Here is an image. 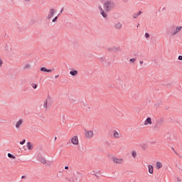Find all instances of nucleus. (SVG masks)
<instances>
[{"instance_id":"c85d7f7f","label":"nucleus","mask_w":182,"mask_h":182,"mask_svg":"<svg viewBox=\"0 0 182 182\" xmlns=\"http://www.w3.org/2000/svg\"><path fill=\"white\" fill-rule=\"evenodd\" d=\"M56 21H58V16H55V17L53 19V22H56Z\"/></svg>"},{"instance_id":"cd10ccee","label":"nucleus","mask_w":182,"mask_h":182,"mask_svg":"<svg viewBox=\"0 0 182 182\" xmlns=\"http://www.w3.org/2000/svg\"><path fill=\"white\" fill-rule=\"evenodd\" d=\"M33 89H36V87H38V85H36V84H33Z\"/></svg>"},{"instance_id":"20e7f679","label":"nucleus","mask_w":182,"mask_h":182,"mask_svg":"<svg viewBox=\"0 0 182 182\" xmlns=\"http://www.w3.org/2000/svg\"><path fill=\"white\" fill-rule=\"evenodd\" d=\"M71 142L75 145L79 144V139L77 138V136H74L71 139Z\"/></svg>"},{"instance_id":"423d86ee","label":"nucleus","mask_w":182,"mask_h":182,"mask_svg":"<svg viewBox=\"0 0 182 182\" xmlns=\"http://www.w3.org/2000/svg\"><path fill=\"white\" fill-rule=\"evenodd\" d=\"M112 161H114V163H116L117 164H122L123 163L122 159L113 158Z\"/></svg>"},{"instance_id":"ea45409f","label":"nucleus","mask_w":182,"mask_h":182,"mask_svg":"<svg viewBox=\"0 0 182 182\" xmlns=\"http://www.w3.org/2000/svg\"><path fill=\"white\" fill-rule=\"evenodd\" d=\"M178 181H180V179L178 178Z\"/></svg>"},{"instance_id":"b1692460","label":"nucleus","mask_w":182,"mask_h":182,"mask_svg":"<svg viewBox=\"0 0 182 182\" xmlns=\"http://www.w3.org/2000/svg\"><path fill=\"white\" fill-rule=\"evenodd\" d=\"M137 16H139L138 14H133V18H134V19L137 18Z\"/></svg>"},{"instance_id":"4be33fe9","label":"nucleus","mask_w":182,"mask_h":182,"mask_svg":"<svg viewBox=\"0 0 182 182\" xmlns=\"http://www.w3.org/2000/svg\"><path fill=\"white\" fill-rule=\"evenodd\" d=\"M129 61L131 62V63H134V62H136V58H131Z\"/></svg>"},{"instance_id":"7c9ffc66","label":"nucleus","mask_w":182,"mask_h":182,"mask_svg":"<svg viewBox=\"0 0 182 182\" xmlns=\"http://www.w3.org/2000/svg\"><path fill=\"white\" fill-rule=\"evenodd\" d=\"M137 14H138V16L141 15V11H139Z\"/></svg>"},{"instance_id":"6e6552de","label":"nucleus","mask_w":182,"mask_h":182,"mask_svg":"<svg viewBox=\"0 0 182 182\" xmlns=\"http://www.w3.org/2000/svg\"><path fill=\"white\" fill-rule=\"evenodd\" d=\"M41 72H47V73H52V70H50V69H47V68H45V67H42V68H41Z\"/></svg>"},{"instance_id":"393cba45","label":"nucleus","mask_w":182,"mask_h":182,"mask_svg":"<svg viewBox=\"0 0 182 182\" xmlns=\"http://www.w3.org/2000/svg\"><path fill=\"white\" fill-rule=\"evenodd\" d=\"M136 156H137V154L136 153V151H133V152H132V156H133L134 158H136Z\"/></svg>"},{"instance_id":"ddd939ff","label":"nucleus","mask_w":182,"mask_h":182,"mask_svg":"<svg viewBox=\"0 0 182 182\" xmlns=\"http://www.w3.org/2000/svg\"><path fill=\"white\" fill-rule=\"evenodd\" d=\"M39 161L43 164H46V159L43 157L39 158Z\"/></svg>"},{"instance_id":"a211bd4d","label":"nucleus","mask_w":182,"mask_h":182,"mask_svg":"<svg viewBox=\"0 0 182 182\" xmlns=\"http://www.w3.org/2000/svg\"><path fill=\"white\" fill-rule=\"evenodd\" d=\"M67 180L70 182H75V178L74 177L67 178Z\"/></svg>"},{"instance_id":"4c0bfd02","label":"nucleus","mask_w":182,"mask_h":182,"mask_svg":"<svg viewBox=\"0 0 182 182\" xmlns=\"http://www.w3.org/2000/svg\"><path fill=\"white\" fill-rule=\"evenodd\" d=\"M56 139H58L57 137H55V140H56Z\"/></svg>"},{"instance_id":"aec40b11","label":"nucleus","mask_w":182,"mask_h":182,"mask_svg":"<svg viewBox=\"0 0 182 182\" xmlns=\"http://www.w3.org/2000/svg\"><path fill=\"white\" fill-rule=\"evenodd\" d=\"M108 50H109V52H112V51L114 52V51L117 50V48H109Z\"/></svg>"},{"instance_id":"9d476101","label":"nucleus","mask_w":182,"mask_h":182,"mask_svg":"<svg viewBox=\"0 0 182 182\" xmlns=\"http://www.w3.org/2000/svg\"><path fill=\"white\" fill-rule=\"evenodd\" d=\"M114 137L115 139H119V137H120V134L116 130L114 131Z\"/></svg>"},{"instance_id":"39448f33","label":"nucleus","mask_w":182,"mask_h":182,"mask_svg":"<svg viewBox=\"0 0 182 182\" xmlns=\"http://www.w3.org/2000/svg\"><path fill=\"white\" fill-rule=\"evenodd\" d=\"M98 9L100 10V12L101 15L103 16V18H107V14H106V12H105L103 9L100 6H98Z\"/></svg>"},{"instance_id":"72a5a7b5","label":"nucleus","mask_w":182,"mask_h":182,"mask_svg":"<svg viewBox=\"0 0 182 182\" xmlns=\"http://www.w3.org/2000/svg\"><path fill=\"white\" fill-rule=\"evenodd\" d=\"M58 77H59V75H55V79H58Z\"/></svg>"},{"instance_id":"2eb2a0df","label":"nucleus","mask_w":182,"mask_h":182,"mask_svg":"<svg viewBox=\"0 0 182 182\" xmlns=\"http://www.w3.org/2000/svg\"><path fill=\"white\" fill-rule=\"evenodd\" d=\"M70 75H71L72 76H76V75H77V70L70 71Z\"/></svg>"},{"instance_id":"bb28decb","label":"nucleus","mask_w":182,"mask_h":182,"mask_svg":"<svg viewBox=\"0 0 182 182\" xmlns=\"http://www.w3.org/2000/svg\"><path fill=\"white\" fill-rule=\"evenodd\" d=\"M145 38H150V34H149V33H145Z\"/></svg>"},{"instance_id":"f03ea898","label":"nucleus","mask_w":182,"mask_h":182,"mask_svg":"<svg viewBox=\"0 0 182 182\" xmlns=\"http://www.w3.org/2000/svg\"><path fill=\"white\" fill-rule=\"evenodd\" d=\"M182 26L176 27V28H172V31H171L172 36H174V35H177L180 31H181Z\"/></svg>"},{"instance_id":"a878e982","label":"nucleus","mask_w":182,"mask_h":182,"mask_svg":"<svg viewBox=\"0 0 182 182\" xmlns=\"http://www.w3.org/2000/svg\"><path fill=\"white\" fill-rule=\"evenodd\" d=\"M26 141V139H23L22 141H20V144H25V142Z\"/></svg>"},{"instance_id":"f257e3e1","label":"nucleus","mask_w":182,"mask_h":182,"mask_svg":"<svg viewBox=\"0 0 182 182\" xmlns=\"http://www.w3.org/2000/svg\"><path fill=\"white\" fill-rule=\"evenodd\" d=\"M113 8H114V3L112 1L108 0L104 4V9L106 12L112 11Z\"/></svg>"},{"instance_id":"2f4dec72","label":"nucleus","mask_w":182,"mask_h":182,"mask_svg":"<svg viewBox=\"0 0 182 182\" xmlns=\"http://www.w3.org/2000/svg\"><path fill=\"white\" fill-rule=\"evenodd\" d=\"M65 170H69V166H65Z\"/></svg>"},{"instance_id":"7ed1b4c3","label":"nucleus","mask_w":182,"mask_h":182,"mask_svg":"<svg viewBox=\"0 0 182 182\" xmlns=\"http://www.w3.org/2000/svg\"><path fill=\"white\" fill-rule=\"evenodd\" d=\"M85 137L87 139H91V137H93V131L85 130Z\"/></svg>"},{"instance_id":"dca6fc26","label":"nucleus","mask_w":182,"mask_h":182,"mask_svg":"<svg viewBox=\"0 0 182 182\" xmlns=\"http://www.w3.org/2000/svg\"><path fill=\"white\" fill-rule=\"evenodd\" d=\"M161 167H163V164H161V163H160V162H157L156 163V168H158V170H159V168H161Z\"/></svg>"},{"instance_id":"58836bf2","label":"nucleus","mask_w":182,"mask_h":182,"mask_svg":"<svg viewBox=\"0 0 182 182\" xmlns=\"http://www.w3.org/2000/svg\"><path fill=\"white\" fill-rule=\"evenodd\" d=\"M172 150H173V151H174V148H172Z\"/></svg>"},{"instance_id":"f3484780","label":"nucleus","mask_w":182,"mask_h":182,"mask_svg":"<svg viewBox=\"0 0 182 182\" xmlns=\"http://www.w3.org/2000/svg\"><path fill=\"white\" fill-rule=\"evenodd\" d=\"M115 28H116V29H120V28H122V23H117L115 25Z\"/></svg>"},{"instance_id":"f704fd0d","label":"nucleus","mask_w":182,"mask_h":182,"mask_svg":"<svg viewBox=\"0 0 182 182\" xmlns=\"http://www.w3.org/2000/svg\"><path fill=\"white\" fill-rule=\"evenodd\" d=\"M139 63H140V64L141 65V64H143V61H139Z\"/></svg>"},{"instance_id":"412c9836","label":"nucleus","mask_w":182,"mask_h":182,"mask_svg":"<svg viewBox=\"0 0 182 182\" xmlns=\"http://www.w3.org/2000/svg\"><path fill=\"white\" fill-rule=\"evenodd\" d=\"M44 108H45V109H48V100H46L45 101V103H44Z\"/></svg>"},{"instance_id":"4468645a","label":"nucleus","mask_w":182,"mask_h":182,"mask_svg":"<svg viewBox=\"0 0 182 182\" xmlns=\"http://www.w3.org/2000/svg\"><path fill=\"white\" fill-rule=\"evenodd\" d=\"M148 168H149V173L150 174H153V166L149 165V166H148Z\"/></svg>"},{"instance_id":"5701e85b","label":"nucleus","mask_w":182,"mask_h":182,"mask_svg":"<svg viewBox=\"0 0 182 182\" xmlns=\"http://www.w3.org/2000/svg\"><path fill=\"white\" fill-rule=\"evenodd\" d=\"M29 68H31V65H29V64H26V65L24 66V69H29Z\"/></svg>"},{"instance_id":"6ab92c4d","label":"nucleus","mask_w":182,"mask_h":182,"mask_svg":"<svg viewBox=\"0 0 182 182\" xmlns=\"http://www.w3.org/2000/svg\"><path fill=\"white\" fill-rule=\"evenodd\" d=\"M8 157H9V159H16V157H15V156H14L12 154H8Z\"/></svg>"},{"instance_id":"e433bc0d","label":"nucleus","mask_w":182,"mask_h":182,"mask_svg":"<svg viewBox=\"0 0 182 182\" xmlns=\"http://www.w3.org/2000/svg\"><path fill=\"white\" fill-rule=\"evenodd\" d=\"M21 178H25V176H21Z\"/></svg>"},{"instance_id":"1a4fd4ad","label":"nucleus","mask_w":182,"mask_h":182,"mask_svg":"<svg viewBox=\"0 0 182 182\" xmlns=\"http://www.w3.org/2000/svg\"><path fill=\"white\" fill-rule=\"evenodd\" d=\"M151 118L148 117L144 122V125L147 126V124H151Z\"/></svg>"},{"instance_id":"0eeeda50","label":"nucleus","mask_w":182,"mask_h":182,"mask_svg":"<svg viewBox=\"0 0 182 182\" xmlns=\"http://www.w3.org/2000/svg\"><path fill=\"white\" fill-rule=\"evenodd\" d=\"M54 14H55V9H50V14L48 16V19H50V18H53Z\"/></svg>"},{"instance_id":"c9c22d12","label":"nucleus","mask_w":182,"mask_h":182,"mask_svg":"<svg viewBox=\"0 0 182 182\" xmlns=\"http://www.w3.org/2000/svg\"><path fill=\"white\" fill-rule=\"evenodd\" d=\"M26 1V2H29V1H31V0H25Z\"/></svg>"},{"instance_id":"c756f323","label":"nucleus","mask_w":182,"mask_h":182,"mask_svg":"<svg viewBox=\"0 0 182 182\" xmlns=\"http://www.w3.org/2000/svg\"><path fill=\"white\" fill-rule=\"evenodd\" d=\"M178 60H182V55L178 56Z\"/></svg>"},{"instance_id":"473e14b6","label":"nucleus","mask_w":182,"mask_h":182,"mask_svg":"<svg viewBox=\"0 0 182 182\" xmlns=\"http://www.w3.org/2000/svg\"><path fill=\"white\" fill-rule=\"evenodd\" d=\"M62 12H63V8L61 9L60 14H62Z\"/></svg>"},{"instance_id":"9b49d317","label":"nucleus","mask_w":182,"mask_h":182,"mask_svg":"<svg viewBox=\"0 0 182 182\" xmlns=\"http://www.w3.org/2000/svg\"><path fill=\"white\" fill-rule=\"evenodd\" d=\"M27 148L28 150H32L33 149V145L31 142L27 143Z\"/></svg>"},{"instance_id":"f8f14e48","label":"nucleus","mask_w":182,"mask_h":182,"mask_svg":"<svg viewBox=\"0 0 182 182\" xmlns=\"http://www.w3.org/2000/svg\"><path fill=\"white\" fill-rule=\"evenodd\" d=\"M21 124H22V119H20L16 124V129H19Z\"/></svg>"}]
</instances>
